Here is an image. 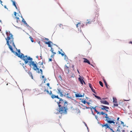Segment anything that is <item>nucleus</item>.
<instances>
[{
  "label": "nucleus",
  "instance_id": "obj_1",
  "mask_svg": "<svg viewBox=\"0 0 132 132\" xmlns=\"http://www.w3.org/2000/svg\"><path fill=\"white\" fill-rule=\"evenodd\" d=\"M17 51L19 54H18L16 52V55L19 57H20L24 61L25 64H26L29 62V63L28 64L30 67H31V66H33L32 68L35 71L39 70V68L37 67V63H36V64L35 63L34 61H32V58L27 56V55L24 56L22 53H21V55H20V50H18Z\"/></svg>",
  "mask_w": 132,
  "mask_h": 132
},
{
  "label": "nucleus",
  "instance_id": "obj_2",
  "mask_svg": "<svg viewBox=\"0 0 132 132\" xmlns=\"http://www.w3.org/2000/svg\"><path fill=\"white\" fill-rule=\"evenodd\" d=\"M6 34L7 36V37L6 38L7 41V44L8 45L9 48L12 52H14L12 46H11L10 44H11L12 46L13 45L14 47H15V45L13 42V35L10 33V32L9 31H6Z\"/></svg>",
  "mask_w": 132,
  "mask_h": 132
},
{
  "label": "nucleus",
  "instance_id": "obj_3",
  "mask_svg": "<svg viewBox=\"0 0 132 132\" xmlns=\"http://www.w3.org/2000/svg\"><path fill=\"white\" fill-rule=\"evenodd\" d=\"M58 109L56 110L54 113L55 114H61V115H64L66 114L67 113V108L66 106H62L61 105H59Z\"/></svg>",
  "mask_w": 132,
  "mask_h": 132
},
{
  "label": "nucleus",
  "instance_id": "obj_4",
  "mask_svg": "<svg viewBox=\"0 0 132 132\" xmlns=\"http://www.w3.org/2000/svg\"><path fill=\"white\" fill-rule=\"evenodd\" d=\"M101 114L102 115H104L105 114L106 116L105 118H106V119L105 121H106L109 124L113 123V124H115V122L114 121L115 120L113 119V117L112 116H108V114H105V113L103 112H101V113L100 115Z\"/></svg>",
  "mask_w": 132,
  "mask_h": 132
},
{
  "label": "nucleus",
  "instance_id": "obj_5",
  "mask_svg": "<svg viewBox=\"0 0 132 132\" xmlns=\"http://www.w3.org/2000/svg\"><path fill=\"white\" fill-rule=\"evenodd\" d=\"M57 103L58 105V106H59V105H63V106H66L67 104V101H64V100L62 98H60L59 99V101L58 102H57Z\"/></svg>",
  "mask_w": 132,
  "mask_h": 132
},
{
  "label": "nucleus",
  "instance_id": "obj_6",
  "mask_svg": "<svg viewBox=\"0 0 132 132\" xmlns=\"http://www.w3.org/2000/svg\"><path fill=\"white\" fill-rule=\"evenodd\" d=\"M57 90L58 91L57 92L59 94H60V96L61 97H62L63 96H66V94H64L60 89H57Z\"/></svg>",
  "mask_w": 132,
  "mask_h": 132
},
{
  "label": "nucleus",
  "instance_id": "obj_7",
  "mask_svg": "<svg viewBox=\"0 0 132 132\" xmlns=\"http://www.w3.org/2000/svg\"><path fill=\"white\" fill-rule=\"evenodd\" d=\"M71 67L70 66L68 67L66 65H65L64 67V70L65 72L67 73H68L70 71V70H69V68H70Z\"/></svg>",
  "mask_w": 132,
  "mask_h": 132
},
{
  "label": "nucleus",
  "instance_id": "obj_8",
  "mask_svg": "<svg viewBox=\"0 0 132 132\" xmlns=\"http://www.w3.org/2000/svg\"><path fill=\"white\" fill-rule=\"evenodd\" d=\"M102 127H104L105 129H107L108 128L109 129H110L111 131H113V129H112L111 128H110L109 126L108 125L107 123H106L105 124L102 125Z\"/></svg>",
  "mask_w": 132,
  "mask_h": 132
},
{
  "label": "nucleus",
  "instance_id": "obj_9",
  "mask_svg": "<svg viewBox=\"0 0 132 132\" xmlns=\"http://www.w3.org/2000/svg\"><path fill=\"white\" fill-rule=\"evenodd\" d=\"M101 107H100L99 108H101V109L102 110L106 109H109V107L108 106H104V105H101Z\"/></svg>",
  "mask_w": 132,
  "mask_h": 132
},
{
  "label": "nucleus",
  "instance_id": "obj_10",
  "mask_svg": "<svg viewBox=\"0 0 132 132\" xmlns=\"http://www.w3.org/2000/svg\"><path fill=\"white\" fill-rule=\"evenodd\" d=\"M113 102L114 103V106H118V104L117 103V100L116 98H114V97L113 98Z\"/></svg>",
  "mask_w": 132,
  "mask_h": 132
},
{
  "label": "nucleus",
  "instance_id": "obj_11",
  "mask_svg": "<svg viewBox=\"0 0 132 132\" xmlns=\"http://www.w3.org/2000/svg\"><path fill=\"white\" fill-rule=\"evenodd\" d=\"M101 102L104 104H106L107 105H109V103L106 100H101L100 101Z\"/></svg>",
  "mask_w": 132,
  "mask_h": 132
},
{
  "label": "nucleus",
  "instance_id": "obj_12",
  "mask_svg": "<svg viewBox=\"0 0 132 132\" xmlns=\"http://www.w3.org/2000/svg\"><path fill=\"white\" fill-rule=\"evenodd\" d=\"M78 79L79 81L81 83L82 85H83V82H84V84H85V82L81 77L79 78Z\"/></svg>",
  "mask_w": 132,
  "mask_h": 132
},
{
  "label": "nucleus",
  "instance_id": "obj_13",
  "mask_svg": "<svg viewBox=\"0 0 132 132\" xmlns=\"http://www.w3.org/2000/svg\"><path fill=\"white\" fill-rule=\"evenodd\" d=\"M84 62L87 63L89 64H90L92 66H93V65L92 64H90V63L88 60H87V59L85 58H84Z\"/></svg>",
  "mask_w": 132,
  "mask_h": 132
},
{
  "label": "nucleus",
  "instance_id": "obj_14",
  "mask_svg": "<svg viewBox=\"0 0 132 132\" xmlns=\"http://www.w3.org/2000/svg\"><path fill=\"white\" fill-rule=\"evenodd\" d=\"M89 87L90 88L92 92H93L95 93L96 94V93L95 92V90L94 89H93V87L92 86L91 84H89Z\"/></svg>",
  "mask_w": 132,
  "mask_h": 132
},
{
  "label": "nucleus",
  "instance_id": "obj_15",
  "mask_svg": "<svg viewBox=\"0 0 132 132\" xmlns=\"http://www.w3.org/2000/svg\"><path fill=\"white\" fill-rule=\"evenodd\" d=\"M52 43V42L51 41H49L47 42H45V44H48V47H51V44Z\"/></svg>",
  "mask_w": 132,
  "mask_h": 132
},
{
  "label": "nucleus",
  "instance_id": "obj_16",
  "mask_svg": "<svg viewBox=\"0 0 132 132\" xmlns=\"http://www.w3.org/2000/svg\"><path fill=\"white\" fill-rule=\"evenodd\" d=\"M103 81L104 82V83L105 84V86H106V87L107 88H109V85H108V84H107L105 80L104 79H103Z\"/></svg>",
  "mask_w": 132,
  "mask_h": 132
},
{
  "label": "nucleus",
  "instance_id": "obj_17",
  "mask_svg": "<svg viewBox=\"0 0 132 132\" xmlns=\"http://www.w3.org/2000/svg\"><path fill=\"white\" fill-rule=\"evenodd\" d=\"M60 51H62V53H61L60 51H58V53L59 54H61L62 55V56H63L64 55L65 53H64L62 51V49H61Z\"/></svg>",
  "mask_w": 132,
  "mask_h": 132
},
{
  "label": "nucleus",
  "instance_id": "obj_18",
  "mask_svg": "<svg viewBox=\"0 0 132 132\" xmlns=\"http://www.w3.org/2000/svg\"><path fill=\"white\" fill-rule=\"evenodd\" d=\"M28 73L29 75H30V76L31 77V78L32 79H33V77L32 76V73L31 72H28Z\"/></svg>",
  "mask_w": 132,
  "mask_h": 132
},
{
  "label": "nucleus",
  "instance_id": "obj_19",
  "mask_svg": "<svg viewBox=\"0 0 132 132\" xmlns=\"http://www.w3.org/2000/svg\"><path fill=\"white\" fill-rule=\"evenodd\" d=\"M82 96H82L80 94H77L76 95V97H81Z\"/></svg>",
  "mask_w": 132,
  "mask_h": 132
},
{
  "label": "nucleus",
  "instance_id": "obj_20",
  "mask_svg": "<svg viewBox=\"0 0 132 132\" xmlns=\"http://www.w3.org/2000/svg\"><path fill=\"white\" fill-rule=\"evenodd\" d=\"M12 1L13 5L15 6V7L16 8V9H17V6L16 5V3L15 1Z\"/></svg>",
  "mask_w": 132,
  "mask_h": 132
},
{
  "label": "nucleus",
  "instance_id": "obj_21",
  "mask_svg": "<svg viewBox=\"0 0 132 132\" xmlns=\"http://www.w3.org/2000/svg\"><path fill=\"white\" fill-rule=\"evenodd\" d=\"M93 95L95 97H96V98H97L98 99L100 100H101V97H100L98 96L95 95L94 94H93Z\"/></svg>",
  "mask_w": 132,
  "mask_h": 132
},
{
  "label": "nucleus",
  "instance_id": "obj_22",
  "mask_svg": "<svg viewBox=\"0 0 132 132\" xmlns=\"http://www.w3.org/2000/svg\"><path fill=\"white\" fill-rule=\"evenodd\" d=\"M69 95V93H67V94H66V96H66L67 98H71V97Z\"/></svg>",
  "mask_w": 132,
  "mask_h": 132
},
{
  "label": "nucleus",
  "instance_id": "obj_23",
  "mask_svg": "<svg viewBox=\"0 0 132 132\" xmlns=\"http://www.w3.org/2000/svg\"><path fill=\"white\" fill-rule=\"evenodd\" d=\"M21 17L22 18V22H23L25 24H27V23L26 22V21L24 20L23 18H22V16H21Z\"/></svg>",
  "mask_w": 132,
  "mask_h": 132
},
{
  "label": "nucleus",
  "instance_id": "obj_24",
  "mask_svg": "<svg viewBox=\"0 0 132 132\" xmlns=\"http://www.w3.org/2000/svg\"><path fill=\"white\" fill-rule=\"evenodd\" d=\"M51 97L53 99L54 98H55L56 95L53 94L52 95V96H51Z\"/></svg>",
  "mask_w": 132,
  "mask_h": 132
},
{
  "label": "nucleus",
  "instance_id": "obj_25",
  "mask_svg": "<svg viewBox=\"0 0 132 132\" xmlns=\"http://www.w3.org/2000/svg\"><path fill=\"white\" fill-rule=\"evenodd\" d=\"M93 109L98 114L99 113V112H98L95 109V108H93Z\"/></svg>",
  "mask_w": 132,
  "mask_h": 132
},
{
  "label": "nucleus",
  "instance_id": "obj_26",
  "mask_svg": "<svg viewBox=\"0 0 132 132\" xmlns=\"http://www.w3.org/2000/svg\"><path fill=\"white\" fill-rule=\"evenodd\" d=\"M81 24V23L80 22H79L76 25L77 28L78 27V25H79L80 26Z\"/></svg>",
  "mask_w": 132,
  "mask_h": 132
},
{
  "label": "nucleus",
  "instance_id": "obj_27",
  "mask_svg": "<svg viewBox=\"0 0 132 132\" xmlns=\"http://www.w3.org/2000/svg\"><path fill=\"white\" fill-rule=\"evenodd\" d=\"M15 18L16 19H17V23L18 22L20 21V19H19V18L18 17H15Z\"/></svg>",
  "mask_w": 132,
  "mask_h": 132
},
{
  "label": "nucleus",
  "instance_id": "obj_28",
  "mask_svg": "<svg viewBox=\"0 0 132 132\" xmlns=\"http://www.w3.org/2000/svg\"><path fill=\"white\" fill-rule=\"evenodd\" d=\"M99 84L102 87H103V83L102 82L100 81H99Z\"/></svg>",
  "mask_w": 132,
  "mask_h": 132
},
{
  "label": "nucleus",
  "instance_id": "obj_29",
  "mask_svg": "<svg viewBox=\"0 0 132 132\" xmlns=\"http://www.w3.org/2000/svg\"><path fill=\"white\" fill-rule=\"evenodd\" d=\"M46 91V92L48 94H49V92L48 91V90H47L46 89H44V92H45Z\"/></svg>",
  "mask_w": 132,
  "mask_h": 132
},
{
  "label": "nucleus",
  "instance_id": "obj_30",
  "mask_svg": "<svg viewBox=\"0 0 132 132\" xmlns=\"http://www.w3.org/2000/svg\"><path fill=\"white\" fill-rule=\"evenodd\" d=\"M56 53H54V54H53L51 56V57L52 58H53L54 55L56 54Z\"/></svg>",
  "mask_w": 132,
  "mask_h": 132
},
{
  "label": "nucleus",
  "instance_id": "obj_31",
  "mask_svg": "<svg viewBox=\"0 0 132 132\" xmlns=\"http://www.w3.org/2000/svg\"><path fill=\"white\" fill-rule=\"evenodd\" d=\"M29 38L30 39V40H31V42H34V41L33 40V38L32 37H30Z\"/></svg>",
  "mask_w": 132,
  "mask_h": 132
},
{
  "label": "nucleus",
  "instance_id": "obj_32",
  "mask_svg": "<svg viewBox=\"0 0 132 132\" xmlns=\"http://www.w3.org/2000/svg\"><path fill=\"white\" fill-rule=\"evenodd\" d=\"M81 102L83 103H84V104H85L86 103H87V102L85 101V100H84V101H81Z\"/></svg>",
  "mask_w": 132,
  "mask_h": 132
},
{
  "label": "nucleus",
  "instance_id": "obj_33",
  "mask_svg": "<svg viewBox=\"0 0 132 132\" xmlns=\"http://www.w3.org/2000/svg\"><path fill=\"white\" fill-rule=\"evenodd\" d=\"M92 22V21H88L86 22V24H90Z\"/></svg>",
  "mask_w": 132,
  "mask_h": 132
},
{
  "label": "nucleus",
  "instance_id": "obj_34",
  "mask_svg": "<svg viewBox=\"0 0 132 132\" xmlns=\"http://www.w3.org/2000/svg\"><path fill=\"white\" fill-rule=\"evenodd\" d=\"M51 49L50 50V51H51V52H53V51H54V50L52 48V47H51Z\"/></svg>",
  "mask_w": 132,
  "mask_h": 132
},
{
  "label": "nucleus",
  "instance_id": "obj_35",
  "mask_svg": "<svg viewBox=\"0 0 132 132\" xmlns=\"http://www.w3.org/2000/svg\"><path fill=\"white\" fill-rule=\"evenodd\" d=\"M51 96H52V95L53 94H52V91H50V92H49V94Z\"/></svg>",
  "mask_w": 132,
  "mask_h": 132
},
{
  "label": "nucleus",
  "instance_id": "obj_36",
  "mask_svg": "<svg viewBox=\"0 0 132 132\" xmlns=\"http://www.w3.org/2000/svg\"><path fill=\"white\" fill-rule=\"evenodd\" d=\"M56 98H57V99H60L61 98L59 97H58V95L56 96Z\"/></svg>",
  "mask_w": 132,
  "mask_h": 132
},
{
  "label": "nucleus",
  "instance_id": "obj_37",
  "mask_svg": "<svg viewBox=\"0 0 132 132\" xmlns=\"http://www.w3.org/2000/svg\"><path fill=\"white\" fill-rule=\"evenodd\" d=\"M80 25L82 27H83L84 26V24L83 23H81Z\"/></svg>",
  "mask_w": 132,
  "mask_h": 132
},
{
  "label": "nucleus",
  "instance_id": "obj_38",
  "mask_svg": "<svg viewBox=\"0 0 132 132\" xmlns=\"http://www.w3.org/2000/svg\"><path fill=\"white\" fill-rule=\"evenodd\" d=\"M40 70L41 71V74H43V72H42V70L41 69H40Z\"/></svg>",
  "mask_w": 132,
  "mask_h": 132
},
{
  "label": "nucleus",
  "instance_id": "obj_39",
  "mask_svg": "<svg viewBox=\"0 0 132 132\" xmlns=\"http://www.w3.org/2000/svg\"><path fill=\"white\" fill-rule=\"evenodd\" d=\"M63 26L62 25V24H60L59 25V26L60 27H63Z\"/></svg>",
  "mask_w": 132,
  "mask_h": 132
},
{
  "label": "nucleus",
  "instance_id": "obj_40",
  "mask_svg": "<svg viewBox=\"0 0 132 132\" xmlns=\"http://www.w3.org/2000/svg\"><path fill=\"white\" fill-rule=\"evenodd\" d=\"M72 68H73V70H74V66L73 65L72 66Z\"/></svg>",
  "mask_w": 132,
  "mask_h": 132
},
{
  "label": "nucleus",
  "instance_id": "obj_41",
  "mask_svg": "<svg viewBox=\"0 0 132 132\" xmlns=\"http://www.w3.org/2000/svg\"><path fill=\"white\" fill-rule=\"evenodd\" d=\"M52 61V59H49L48 61Z\"/></svg>",
  "mask_w": 132,
  "mask_h": 132
},
{
  "label": "nucleus",
  "instance_id": "obj_42",
  "mask_svg": "<svg viewBox=\"0 0 132 132\" xmlns=\"http://www.w3.org/2000/svg\"><path fill=\"white\" fill-rule=\"evenodd\" d=\"M14 15L15 16H16V12H14Z\"/></svg>",
  "mask_w": 132,
  "mask_h": 132
},
{
  "label": "nucleus",
  "instance_id": "obj_43",
  "mask_svg": "<svg viewBox=\"0 0 132 132\" xmlns=\"http://www.w3.org/2000/svg\"><path fill=\"white\" fill-rule=\"evenodd\" d=\"M47 85L49 87H50V84L49 83H47Z\"/></svg>",
  "mask_w": 132,
  "mask_h": 132
},
{
  "label": "nucleus",
  "instance_id": "obj_44",
  "mask_svg": "<svg viewBox=\"0 0 132 132\" xmlns=\"http://www.w3.org/2000/svg\"><path fill=\"white\" fill-rule=\"evenodd\" d=\"M0 2H1V4L2 5V6H3V4H2V1H0Z\"/></svg>",
  "mask_w": 132,
  "mask_h": 132
},
{
  "label": "nucleus",
  "instance_id": "obj_45",
  "mask_svg": "<svg viewBox=\"0 0 132 132\" xmlns=\"http://www.w3.org/2000/svg\"><path fill=\"white\" fill-rule=\"evenodd\" d=\"M87 103L88 105H89L90 103L88 102H87V103Z\"/></svg>",
  "mask_w": 132,
  "mask_h": 132
},
{
  "label": "nucleus",
  "instance_id": "obj_46",
  "mask_svg": "<svg viewBox=\"0 0 132 132\" xmlns=\"http://www.w3.org/2000/svg\"><path fill=\"white\" fill-rule=\"evenodd\" d=\"M108 109H104L106 112H108V110H107Z\"/></svg>",
  "mask_w": 132,
  "mask_h": 132
},
{
  "label": "nucleus",
  "instance_id": "obj_47",
  "mask_svg": "<svg viewBox=\"0 0 132 132\" xmlns=\"http://www.w3.org/2000/svg\"><path fill=\"white\" fill-rule=\"evenodd\" d=\"M119 117H118L117 118V120L118 121L119 120Z\"/></svg>",
  "mask_w": 132,
  "mask_h": 132
},
{
  "label": "nucleus",
  "instance_id": "obj_48",
  "mask_svg": "<svg viewBox=\"0 0 132 132\" xmlns=\"http://www.w3.org/2000/svg\"><path fill=\"white\" fill-rule=\"evenodd\" d=\"M121 124H124V123L123 122L121 121Z\"/></svg>",
  "mask_w": 132,
  "mask_h": 132
},
{
  "label": "nucleus",
  "instance_id": "obj_49",
  "mask_svg": "<svg viewBox=\"0 0 132 132\" xmlns=\"http://www.w3.org/2000/svg\"><path fill=\"white\" fill-rule=\"evenodd\" d=\"M47 41H48V39H47V38H46L45 39Z\"/></svg>",
  "mask_w": 132,
  "mask_h": 132
},
{
  "label": "nucleus",
  "instance_id": "obj_50",
  "mask_svg": "<svg viewBox=\"0 0 132 132\" xmlns=\"http://www.w3.org/2000/svg\"><path fill=\"white\" fill-rule=\"evenodd\" d=\"M42 78H44V76H42Z\"/></svg>",
  "mask_w": 132,
  "mask_h": 132
},
{
  "label": "nucleus",
  "instance_id": "obj_51",
  "mask_svg": "<svg viewBox=\"0 0 132 132\" xmlns=\"http://www.w3.org/2000/svg\"><path fill=\"white\" fill-rule=\"evenodd\" d=\"M129 43H131V44H132V42L130 41V42Z\"/></svg>",
  "mask_w": 132,
  "mask_h": 132
},
{
  "label": "nucleus",
  "instance_id": "obj_52",
  "mask_svg": "<svg viewBox=\"0 0 132 132\" xmlns=\"http://www.w3.org/2000/svg\"><path fill=\"white\" fill-rule=\"evenodd\" d=\"M52 53L53 54H54V53H56L55 52H54L53 51V52H52Z\"/></svg>",
  "mask_w": 132,
  "mask_h": 132
},
{
  "label": "nucleus",
  "instance_id": "obj_53",
  "mask_svg": "<svg viewBox=\"0 0 132 132\" xmlns=\"http://www.w3.org/2000/svg\"><path fill=\"white\" fill-rule=\"evenodd\" d=\"M4 7H5V8H6V6H5V5L4 6Z\"/></svg>",
  "mask_w": 132,
  "mask_h": 132
},
{
  "label": "nucleus",
  "instance_id": "obj_54",
  "mask_svg": "<svg viewBox=\"0 0 132 132\" xmlns=\"http://www.w3.org/2000/svg\"><path fill=\"white\" fill-rule=\"evenodd\" d=\"M125 101H129V100H124Z\"/></svg>",
  "mask_w": 132,
  "mask_h": 132
},
{
  "label": "nucleus",
  "instance_id": "obj_55",
  "mask_svg": "<svg viewBox=\"0 0 132 132\" xmlns=\"http://www.w3.org/2000/svg\"><path fill=\"white\" fill-rule=\"evenodd\" d=\"M77 71H78V72L79 73V71H78V70H77Z\"/></svg>",
  "mask_w": 132,
  "mask_h": 132
},
{
  "label": "nucleus",
  "instance_id": "obj_56",
  "mask_svg": "<svg viewBox=\"0 0 132 132\" xmlns=\"http://www.w3.org/2000/svg\"><path fill=\"white\" fill-rule=\"evenodd\" d=\"M39 73H40V72L39 71H38V72Z\"/></svg>",
  "mask_w": 132,
  "mask_h": 132
},
{
  "label": "nucleus",
  "instance_id": "obj_57",
  "mask_svg": "<svg viewBox=\"0 0 132 132\" xmlns=\"http://www.w3.org/2000/svg\"><path fill=\"white\" fill-rule=\"evenodd\" d=\"M95 118L96 119H97V117L96 116H95Z\"/></svg>",
  "mask_w": 132,
  "mask_h": 132
},
{
  "label": "nucleus",
  "instance_id": "obj_58",
  "mask_svg": "<svg viewBox=\"0 0 132 132\" xmlns=\"http://www.w3.org/2000/svg\"><path fill=\"white\" fill-rule=\"evenodd\" d=\"M46 80V78H45V80Z\"/></svg>",
  "mask_w": 132,
  "mask_h": 132
},
{
  "label": "nucleus",
  "instance_id": "obj_59",
  "mask_svg": "<svg viewBox=\"0 0 132 132\" xmlns=\"http://www.w3.org/2000/svg\"><path fill=\"white\" fill-rule=\"evenodd\" d=\"M113 131V132H114V131H113H113Z\"/></svg>",
  "mask_w": 132,
  "mask_h": 132
},
{
  "label": "nucleus",
  "instance_id": "obj_60",
  "mask_svg": "<svg viewBox=\"0 0 132 132\" xmlns=\"http://www.w3.org/2000/svg\"><path fill=\"white\" fill-rule=\"evenodd\" d=\"M1 22V20H0V22Z\"/></svg>",
  "mask_w": 132,
  "mask_h": 132
},
{
  "label": "nucleus",
  "instance_id": "obj_61",
  "mask_svg": "<svg viewBox=\"0 0 132 132\" xmlns=\"http://www.w3.org/2000/svg\"><path fill=\"white\" fill-rule=\"evenodd\" d=\"M66 56V55H65V57Z\"/></svg>",
  "mask_w": 132,
  "mask_h": 132
},
{
  "label": "nucleus",
  "instance_id": "obj_62",
  "mask_svg": "<svg viewBox=\"0 0 132 132\" xmlns=\"http://www.w3.org/2000/svg\"><path fill=\"white\" fill-rule=\"evenodd\" d=\"M130 132H132V131H131Z\"/></svg>",
  "mask_w": 132,
  "mask_h": 132
},
{
  "label": "nucleus",
  "instance_id": "obj_63",
  "mask_svg": "<svg viewBox=\"0 0 132 132\" xmlns=\"http://www.w3.org/2000/svg\"><path fill=\"white\" fill-rule=\"evenodd\" d=\"M0 30H1L0 29Z\"/></svg>",
  "mask_w": 132,
  "mask_h": 132
}]
</instances>
